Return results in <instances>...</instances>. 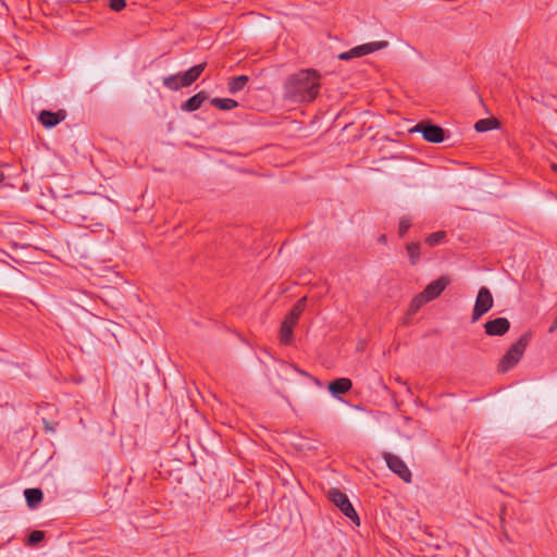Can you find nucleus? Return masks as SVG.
<instances>
[{"instance_id":"nucleus-1","label":"nucleus","mask_w":557,"mask_h":557,"mask_svg":"<svg viewBox=\"0 0 557 557\" xmlns=\"http://www.w3.org/2000/svg\"><path fill=\"white\" fill-rule=\"evenodd\" d=\"M321 74L313 69L300 70L284 83V98L293 102H312L320 92Z\"/></svg>"},{"instance_id":"nucleus-2","label":"nucleus","mask_w":557,"mask_h":557,"mask_svg":"<svg viewBox=\"0 0 557 557\" xmlns=\"http://www.w3.org/2000/svg\"><path fill=\"white\" fill-rule=\"evenodd\" d=\"M207 63H200L191 66L184 73L172 74L162 78V84L170 90H180L191 86L202 74Z\"/></svg>"},{"instance_id":"nucleus-3","label":"nucleus","mask_w":557,"mask_h":557,"mask_svg":"<svg viewBox=\"0 0 557 557\" xmlns=\"http://www.w3.org/2000/svg\"><path fill=\"white\" fill-rule=\"evenodd\" d=\"M531 339L530 333H523L520 338L513 343L498 363V371L502 373L512 369L522 358L527 346Z\"/></svg>"},{"instance_id":"nucleus-4","label":"nucleus","mask_w":557,"mask_h":557,"mask_svg":"<svg viewBox=\"0 0 557 557\" xmlns=\"http://www.w3.org/2000/svg\"><path fill=\"white\" fill-rule=\"evenodd\" d=\"M306 297L300 298L292 308L288 315L284 319L281 330L280 336L281 342L285 345L290 344L293 341V329L297 324L299 317L304 312L306 308Z\"/></svg>"},{"instance_id":"nucleus-5","label":"nucleus","mask_w":557,"mask_h":557,"mask_svg":"<svg viewBox=\"0 0 557 557\" xmlns=\"http://www.w3.org/2000/svg\"><path fill=\"white\" fill-rule=\"evenodd\" d=\"M329 499L352 522H355L357 525L360 524L359 517L354 509L350 500L348 499L347 495L343 493L342 491L337 488H331L329 491Z\"/></svg>"},{"instance_id":"nucleus-6","label":"nucleus","mask_w":557,"mask_h":557,"mask_svg":"<svg viewBox=\"0 0 557 557\" xmlns=\"http://www.w3.org/2000/svg\"><path fill=\"white\" fill-rule=\"evenodd\" d=\"M64 216L70 221L77 222L79 218L86 219L87 210L84 208L79 199L66 196L65 201L61 203Z\"/></svg>"},{"instance_id":"nucleus-7","label":"nucleus","mask_w":557,"mask_h":557,"mask_svg":"<svg viewBox=\"0 0 557 557\" xmlns=\"http://www.w3.org/2000/svg\"><path fill=\"white\" fill-rule=\"evenodd\" d=\"M410 132L421 133L429 143L440 144L445 139L444 129L429 122L418 123Z\"/></svg>"},{"instance_id":"nucleus-8","label":"nucleus","mask_w":557,"mask_h":557,"mask_svg":"<svg viewBox=\"0 0 557 557\" xmlns=\"http://www.w3.org/2000/svg\"><path fill=\"white\" fill-rule=\"evenodd\" d=\"M493 307V296L487 287L479 289L474 308L472 311V322L478 321L484 313Z\"/></svg>"},{"instance_id":"nucleus-9","label":"nucleus","mask_w":557,"mask_h":557,"mask_svg":"<svg viewBox=\"0 0 557 557\" xmlns=\"http://www.w3.org/2000/svg\"><path fill=\"white\" fill-rule=\"evenodd\" d=\"M383 458L391 471L407 483L411 481V471L401 458L392 453H384Z\"/></svg>"},{"instance_id":"nucleus-10","label":"nucleus","mask_w":557,"mask_h":557,"mask_svg":"<svg viewBox=\"0 0 557 557\" xmlns=\"http://www.w3.org/2000/svg\"><path fill=\"white\" fill-rule=\"evenodd\" d=\"M510 329V322L506 318H496L494 320H488L484 324L485 333L488 336H503Z\"/></svg>"},{"instance_id":"nucleus-11","label":"nucleus","mask_w":557,"mask_h":557,"mask_svg":"<svg viewBox=\"0 0 557 557\" xmlns=\"http://www.w3.org/2000/svg\"><path fill=\"white\" fill-rule=\"evenodd\" d=\"M450 283V280L448 276H441L437 280L431 282L422 292V294L425 296V298L431 301L435 298H437L443 290L447 287V285Z\"/></svg>"},{"instance_id":"nucleus-12","label":"nucleus","mask_w":557,"mask_h":557,"mask_svg":"<svg viewBox=\"0 0 557 557\" xmlns=\"http://www.w3.org/2000/svg\"><path fill=\"white\" fill-rule=\"evenodd\" d=\"M66 117V112L64 110H59L57 112H51L48 110H44L39 114V122L47 128H51L58 125Z\"/></svg>"},{"instance_id":"nucleus-13","label":"nucleus","mask_w":557,"mask_h":557,"mask_svg":"<svg viewBox=\"0 0 557 557\" xmlns=\"http://www.w3.org/2000/svg\"><path fill=\"white\" fill-rule=\"evenodd\" d=\"M208 99V95L206 91H199L189 99H187L182 106L181 109L186 112H193L198 110L202 103Z\"/></svg>"},{"instance_id":"nucleus-14","label":"nucleus","mask_w":557,"mask_h":557,"mask_svg":"<svg viewBox=\"0 0 557 557\" xmlns=\"http://www.w3.org/2000/svg\"><path fill=\"white\" fill-rule=\"evenodd\" d=\"M387 45H388V42L384 41V40L368 42V44H363V45L355 47V52H357L358 57L360 58V57L370 54L372 52L379 51L381 49H384L387 47Z\"/></svg>"},{"instance_id":"nucleus-15","label":"nucleus","mask_w":557,"mask_h":557,"mask_svg":"<svg viewBox=\"0 0 557 557\" xmlns=\"http://www.w3.org/2000/svg\"><path fill=\"white\" fill-rule=\"evenodd\" d=\"M352 383L349 379L341 377L332 381L329 384V391L333 395L345 394L350 391Z\"/></svg>"},{"instance_id":"nucleus-16","label":"nucleus","mask_w":557,"mask_h":557,"mask_svg":"<svg viewBox=\"0 0 557 557\" xmlns=\"http://www.w3.org/2000/svg\"><path fill=\"white\" fill-rule=\"evenodd\" d=\"M24 495H25L27 505L30 508L37 507L41 503L42 497H44L42 491L39 488H26L24 491Z\"/></svg>"},{"instance_id":"nucleus-17","label":"nucleus","mask_w":557,"mask_h":557,"mask_svg":"<svg viewBox=\"0 0 557 557\" xmlns=\"http://www.w3.org/2000/svg\"><path fill=\"white\" fill-rule=\"evenodd\" d=\"M248 81H249V77L246 75H239L236 77H232L227 84L228 91L232 95L237 94L238 91H240L245 88Z\"/></svg>"},{"instance_id":"nucleus-18","label":"nucleus","mask_w":557,"mask_h":557,"mask_svg":"<svg viewBox=\"0 0 557 557\" xmlns=\"http://www.w3.org/2000/svg\"><path fill=\"white\" fill-rule=\"evenodd\" d=\"M211 103L214 108L222 111H230L238 106V102L231 98H213Z\"/></svg>"},{"instance_id":"nucleus-19","label":"nucleus","mask_w":557,"mask_h":557,"mask_svg":"<svg viewBox=\"0 0 557 557\" xmlns=\"http://www.w3.org/2000/svg\"><path fill=\"white\" fill-rule=\"evenodd\" d=\"M498 125V121L496 119H481L474 124V128L476 132H486L491 129H495Z\"/></svg>"},{"instance_id":"nucleus-20","label":"nucleus","mask_w":557,"mask_h":557,"mask_svg":"<svg viewBox=\"0 0 557 557\" xmlns=\"http://www.w3.org/2000/svg\"><path fill=\"white\" fill-rule=\"evenodd\" d=\"M407 252L410 259L411 264H417L420 259V244L419 243H410L407 245Z\"/></svg>"},{"instance_id":"nucleus-21","label":"nucleus","mask_w":557,"mask_h":557,"mask_svg":"<svg viewBox=\"0 0 557 557\" xmlns=\"http://www.w3.org/2000/svg\"><path fill=\"white\" fill-rule=\"evenodd\" d=\"M44 539H45V532L36 530V531L30 532L25 544L28 546H35L38 543H40Z\"/></svg>"},{"instance_id":"nucleus-22","label":"nucleus","mask_w":557,"mask_h":557,"mask_svg":"<svg viewBox=\"0 0 557 557\" xmlns=\"http://www.w3.org/2000/svg\"><path fill=\"white\" fill-rule=\"evenodd\" d=\"M445 236H446V233L443 231L435 232L426 237L425 243L429 246L433 247V246L440 244L445 238Z\"/></svg>"},{"instance_id":"nucleus-23","label":"nucleus","mask_w":557,"mask_h":557,"mask_svg":"<svg viewBox=\"0 0 557 557\" xmlns=\"http://www.w3.org/2000/svg\"><path fill=\"white\" fill-rule=\"evenodd\" d=\"M426 302H429V300L425 298V296L420 293L419 295H417L412 300H411V304H410V310L416 312L418 311L423 305H425Z\"/></svg>"},{"instance_id":"nucleus-24","label":"nucleus","mask_w":557,"mask_h":557,"mask_svg":"<svg viewBox=\"0 0 557 557\" xmlns=\"http://www.w3.org/2000/svg\"><path fill=\"white\" fill-rule=\"evenodd\" d=\"M411 226V219L409 216H403L398 225V234L403 237Z\"/></svg>"},{"instance_id":"nucleus-25","label":"nucleus","mask_w":557,"mask_h":557,"mask_svg":"<svg viewBox=\"0 0 557 557\" xmlns=\"http://www.w3.org/2000/svg\"><path fill=\"white\" fill-rule=\"evenodd\" d=\"M109 7L115 11L120 12L126 7L125 0H110Z\"/></svg>"},{"instance_id":"nucleus-26","label":"nucleus","mask_w":557,"mask_h":557,"mask_svg":"<svg viewBox=\"0 0 557 557\" xmlns=\"http://www.w3.org/2000/svg\"><path fill=\"white\" fill-rule=\"evenodd\" d=\"M355 58H359L357 52H355V47L348 51H345V52H342L338 54V59L344 60V61L351 60Z\"/></svg>"},{"instance_id":"nucleus-27","label":"nucleus","mask_w":557,"mask_h":557,"mask_svg":"<svg viewBox=\"0 0 557 557\" xmlns=\"http://www.w3.org/2000/svg\"><path fill=\"white\" fill-rule=\"evenodd\" d=\"M556 329H557V317L555 318V320H554V322H553L552 326L549 327V332L552 333V332H554Z\"/></svg>"},{"instance_id":"nucleus-28","label":"nucleus","mask_w":557,"mask_h":557,"mask_svg":"<svg viewBox=\"0 0 557 557\" xmlns=\"http://www.w3.org/2000/svg\"><path fill=\"white\" fill-rule=\"evenodd\" d=\"M379 240L382 242V243H385L386 242V236L382 235Z\"/></svg>"},{"instance_id":"nucleus-29","label":"nucleus","mask_w":557,"mask_h":557,"mask_svg":"<svg viewBox=\"0 0 557 557\" xmlns=\"http://www.w3.org/2000/svg\"><path fill=\"white\" fill-rule=\"evenodd\" d=\"M553 169L557 172V165L556 164L553 165Z\"/></svg>"},{"instance_id":"nucleus-30","label":"nucleus","mask_w":557,"mask_h":557,"mask_svg":"<svg viewBox=\"0 0 557 557\" xmlns=\"http://www.w3.org/2000/svg\"><path fill=\"white\" fill-rule=\"evenodd\" d=\"M0 177H1V180H2V178H3V175H1Z\"/></svg>"}]
</instances>
